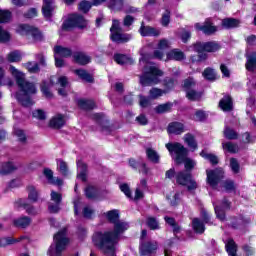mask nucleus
Masks as SVG:
<instances>
[{
    "instance_id": "de8ad7c7",
    "label": "nucleus",
    "mask_w": 256,
    "mask_h": 256,
    "mask_svg": "<svg viewBox=\"0 0 256 256\" xmlns=\"http://www.w3.org/2000/svg\"><path fill=\"white\" fill-rule=\"evenodd\" d=\"M222 146L224 151H228V153H237L239 151V146L231 142L223 143Z\"/></svg>"
},
{
    "instance_id": "ea45409f",
    "label": "nucleus",
    "mask_w": 256,
    "mask_h": 256,
    "mask_svg": "<svg viewBox=\"0 0 256 256\" xmlns=\"http://www.w3.org/2000/svg\"><path fill=\"white\" fill-rule=\"evenodd\" d=\"M78 106L80 109H95V102L93 100L80 99L78 100Z\"/></svg>"
},
{
    "instance_id": "2eb2a0df",
    "label": "nucleus",
    "mask_w": 256,
    "mask_h": 256,
    "mask_svg": "<svg viewBox=\"0 0 256 256\" xmlns=\"http://www.w3.org/2000/svg\"><path fill=\"white\" fill-rule=\"evenodd\" d=\"M50 197L51 202L48 205V210L50 213H59L61 209V201H63V196L59 192L52 191Z\"/></svg>"
},
{
    "instance_id": "9b49d317",
    "label": "nucleus",
    "mask_w": 256,
    "mask_h": 256,
    "mask_svg": "<svg viewBox=\"0 0 256 256\" xmlns=\"http://www.w3.org/2000/svg\"><path fill=\"white\" fill-rule=\"evenodd\" d=\"M145 237H147V230H142L141 234V245H140V255L149 256L157 249V242H144Z\"/></svg>"
},
{
    "instance_id": "0e129e2a",
    "label": "nucleus",
    "mask_w": 256,
    "mask_h": 256,
    "mask_svg": "<svg viewBox=\"0 0 256 256\" xmlns=\"http://www.w3.org/2000/svg\"><path fill=\"white\" fill-rule=\"evenodd\" d=\"M11 21V12L9 10L1 11V23H9Z\"/></svg>"
},
{
    "instance_id": "ddd939ff",
    "label": "nucleus",
    "mask_w": 256,
    "mask_h": 256,
    "mask_svg": "<svg viewBox=\"0 0 256 256\" xmlns=\"http://www.w3.org/2000/svg\"><path fill=\"white\" fill-rule=\"evenodd\" d=\"M184 89H186V97L189 101H197L201 99V92H197L192 90V87H195V80L193 78H188L184 81L183 85Z\"/></svg>"
},
{
    "instance_id": "c85d7f7f",
    "label": "nucleus",
    "mask_w": 256,
    "mask_h": 256,
    "mask_svg": "<svg viewBox=\"0 0 256 256\" xmlns=\"http://www.w3.org/2000/svg\"><path fill=\"white\" fill-rule=\"evenodd\" d=\"M146 156L147 159L151 161V163H160L161 161V156L155 149L153 148H146Z\"/></svg>"
},
{
    "instance_id": "4c0bfd02",
    "label": "nucleus",
    "mask_w": 256,
    "mask_h": 256,
    "mask_svg": "<svg viewBox=\"0 0 256 256\" xmlns=\"http://www.w3.org/2000/svg\"><path fill=\"white\" fill-rule=\"evenodd\" d=\"M225 247L228 255H231V256L237 255V245L235 244V241H233V239H228Z\"/></svg>"
},
{
    "instance_id": "e433bc0d",
    "label": "nucleus",
    "mask_w": 256,
    "mask_h": 256,
    "mask_svg": "<svg viewBox=\"0 0 256 256\" xmlns=\"http://www.w3.org/2000/svg\"><path fill=\"white\" fill-rule=\"evenodd\" d=\"M76 75L82 79V81H86V83H93V76L89 74L87 71L83 69L75 70Z\"/></svg>"
},
{
    "instance_id": "9d476101",
    "label": "nucleus",
    "mask_w": 256,
    "mask_h": 256,
    "mask_svg": "<svg viewBox=\"0 0 256 256\" xmlns=\"http://www.w3.org/2000/svg\"><path fill=\"white\" fill-rule=\"evenodd\" d=\"M87 20L79 14H72L66 21L63 22L61 31H71V29L78 27V29H85L87 27Z\"/></svg>"
},
{
    "instance_id": "20e7f679",
    "label": "nucleus",
    "mask_w": 256,
    "mask_h": 256,
    "mask_svg": "<svg viewBox=\"0 0 256 256\" xmlns=\"http://www.w3.org/2000/svg\"><path fill=\"white\" fill-rule=\"evenodd\" d=\"M10 73L13 75L16 83L19 87V91L16 93L15 98L24 107H31L33 105V100L31 95L37 93V88L35 84L25 80V73L15 68V66H10Z\"/></svg>"
},
{
    "instance_id": "f257e3e1",
    "label": "nucleus",
    "mask_w": 256,
    "mask_h": 256,
    "mask_svg": "<svg viewBox=\"0 0 256 256\" xmlns=\"http://www.w3.org/2000/svg\"><path fill=\"white\" fill-rule=\"evenodd\" d=\"M109 223L114 224V231L96 232L92 241L105 255L115 256V246L119 241V234L129 229V223L119 220V210H110L105 213Z\"/></svg>"
},
{
    "instance_id": "a878e982",
    "label": "nucleus",
    "mask_w": 256,
    "mask_h": 256,
    "mask_svg": "<svg viewBox=\"0 0 256 256\" xmlns=\"http://www.w3.org/2000/svg\"><path fill=\"white\" fill-rule=\"evenodd\" d=\"M114 61L118 65H133V63H134L133 58H131L127 55H123V54H115Z\"/></svg>"
},
{
    "instance_id": "5fc2aeb1",
    "label": "nucleus",
    "mask_w": 256,
    "mask_h": 256,
    "mask_svg": "<svg viewBox=\"0 0 256 256\" xmlns=\"http://www.w3.org/2000/svg\"><path fill=\"white\" fill-rule=\"evenodd\" d=\"M147 226L149 227V229L155 231L156 229H159V221H157L155 217H148Z\"/></svg>"
},
{
    "instance_id": "412c9836",
    "label": "nucleus",
    "mask_w": 256,
    "mask_h": 256,
    "mask_svg": "<svg viewBox=\"0 0 256 256\" xmlns=\"http://www.w3.org/2000/svg\"><path fill=\"white\" fill-rule=\"evenodd\" d=\"M14 227L19 229H27L31 225V218L28 216H21L13 220Z\"/></svg>"
},
{
    "instance_id": "052dcab7",
    "label": "nucleus",
    "mask_w": 256,
    "mask_h": 256,
    "mask_svg": "<svg viewBox=\"0 0 256 256\" xmlns=\"http://www.w3.org/2000/svg\"><path fill=\"white\" fill-rule=\"evenodd\" d=\"M203 77L208 81H213L215 79V70L206 68L203 72Z\"/></svg>"
},
{
    "instance_id": "79ce46f5",
    "label": "nucleus",
    "mask_w": 256,
    "mask_h": 256,
    "mask_svg": "<svg viewBox=\"0 0 256 256\" xmlns=\"http://www.w3.org/2000/svg\"><path fill=\"white\" fill-rule=\"evenodd\" d=\"M57 169L64 176L69 175V167L67 166V162L63 161L62 159L57 160Z\"/></svg>"
},
{
    "instance_id": "2f4dec72",
    "label": "nucleus",
    "mask_w": 256,
    "mask_h": 256,
    "mask_svg": "<svg viewBox=\"0 0 256 256\" xmlns=\"http://www.w3.org/2000/svg\"><path fill=\"white\" fill-rule=\"evenodd\" d=\"M246 58H247V62H246L247 71H255V69H256V53L253 52L251 54H247Z\"/></svg>"
},
{
    "instance_id": "6e6552de",
    "label": "nucleus",
    "mask_w": 256,
    "mask_h": 256,
    "mask_svg": "<svg viewBox=\"0 0 256 256\" xmlns=\"http://www.w3.org/2000/svg\"><path fill=\"white\" fill-rule=\"evenodd\" d=\"M15 32L22 37L32 39L33 43L43 41V34L41 31L33 26H29L28 24H18L15 28Z\"/></svg>"
},
{
    "instance_id": "69168bd1",
    "label": "nucleus",
    "mask_w": 256,
    "mask_h": 256,
    "mask_svg": "<svg viewBox=\"0 0 256 256\" xmlns=\"http://www.w3.org/2000/svg\"><path fill=\"white\" fill-rule=\"evenodd\" d=\"M165 221L166 223H168V225H170L171 227H173V231L174 233H179L180 229L178 225H176L175 223V219L170 218V217H165Z\"/></svg>"
},
{
    "instance_id": "f03ea898",
    "label": "nucleus",
    "mask_w": 256,
    "mask_h": 256,
    "mask_svg": "<svg viewBox=\"0 0 256 256\" xmlns=\"http://www.w3.org/2000/svg\"><path fill=\"white\" fill-rule=\"evenodd\" d=\"M169 47H171V42L167 39H161L158 43L159 50H156L153 55L145 52L147 51V48L140 51V65H145L143 70L144 73L140 76V83L143 87L157 85V83L161 81L160 78L163 77V71L159 70L155 64L149 62V59H163V51H165V49H169Z\"/></svg>"
},
{
    "instance_id": "aec40b11",
    "label": "nucleus",
    "mask_w": 256,
    "mask_h": 256,
    "mask_svg": "<svg viewBox=\"0 0 256 256\" xmlns=\"http://www.w3.org/2000/svg\"><path fill=\"white\" fill-rule=\"evenodd\" d=\"M53 11H55V4L53 3V0H44L42 7V13L44 17L46 19H51Z\"/></svg>"
},
{
    "instance_id": "cd10ccee",
    "label": "nucleus",
    "mask_w": 256,
    "mask_h": 256,
    "mask_svg": "<svg viewBox=\"0 0 256 256\" xmlns=\"http://www.w3.org/2000/svg\"><path fill=\"white\" fill-rule=\"evenodd\" d=\"M166 198L168 203L172 205V207H175V205H179V203H181V192H170Z\"/></svg>"
},
{
    "instance_id": "603ef678",
    "label": "nucleus",
    "mask_w": 256,
    "mask_h": 256,
    "mask_svg": "<svg viewBox=\"0 0 256 256\" xmlns=\"http://www.w3.org/2000/svg\"><path fill=\"white\" fill-rule=\"evenodd\" d=\"M169 23H171V12L169 10H165L162 15L161 25L162 27H168Z\"/></svg>"
},
{
    "instance_id": "393cba45",
    "label": "nucleus",
    "mask_w": 256,
    "mask_h": 256,
    "mask_svg": "<svg viewBox=\"0 0 256 256\" xmlns=\"http://www.w3.org/2000/svg\"><path fill=\"white\" fill-rule=\"evenodd\" d=\"M77 169H78L77 179H80V181H87V165L83 163V161L78 160Z\"/></svg>"
},
{
    "instance_id": "dca6fc26",
    "label": "nucleus",
    "mask_w": 256,
    "mask_h": 256,
    "mask_svg": "<svg viewBox=\"0 0 256 256\" xmlns=\"http://www.w3.org/2000/svg\"><path fill=\"white\" fill-rule=\"evenodd\" d=\"M195 29L196 31H202L204 35H213L217 31V26L213 25L211 19H207L204 24L196 23Z\"/></svg>"
},
{
    "instance_id": "0eeeda50",
    "label": "nucleus",
    "mask_w": 256,
    "mask_h": 256,
    "mask_svg": "<svg viewBox=\"0 0 256 256\" xmlns=\"http://www.w3.org/2000/svg\"><path fill=\"white\" fill-rule=\"evenodd\" d=\"M69 245V238H67V229L63 228L54 236V243L48 249L49 256H59Z\"/></svg>"
},
{
    "instance_id": "f8f14e48",
    "label": "nucleus",
    "mask_w": 256,
    "mask_h": 256,
    "mask_svg": "<svg viewBox=\"0 0 256 256\" xmlns=\"http://www.w3.org/2000/svg\"><path fill=\"white\" fill-rule=\"evenodd\" d=\"M207 183L212 187V189H217L219 181L223 179V169L218 168L215 170H206Z\"/></svg>"
},
{
    "instance_id": "f3484780",
    "label": "nucleus",
    "mask_w": 256,
    "mask_h": 256,
    "mask_svg": "<svg viewBox=\"0 0 256 256\" xmlns=\"http://www.w3.org/2000/svg\"><path fill=\"white\" fill-rule=\"evenodd\" d=\"M139 33L142 37H159L161 35V28L145 26V23L142 22Z\"/></svg>"
},
{
    "instance_id": "4468645a",
    "label": "nucleus",
    "mask_w": 256,
    "mask_h": 256,
    "mask_svg": "<svg viewBox=\"0 0 256 256\" xmlns=\"http://www.w3.org/2000/svg\"><path fill=\"white\" fill-rule=\"evenodd\" d=\"M201 217L203 219V222H201L199 218H194L192 220V227L195 233H205V223H209V219H211V216H209V213L205 210L201 212Z\"/></svg>"
},
{
    "instance_id": "37998d69",
    "label": "nucleus",
    "mask_w": 256,
    "mask_h": 256,
    "mask_svg": "<svg viewBox=\"0 0 256 256\" xmlns=\"http://www.w3.org/2000/svg\"><path fill=\"white\" fill-rule=\"evenodd\" d=\"M73 205H74V214L81 215V209H83V202L81 201V197L75 196L73 199Z\"/></svg>"
},
{
    "instance_id": "4d7b16f0",
    "label": "nucleus",
    "mask_w": 256,
    "mask_h": 256,
    "mask_svg": "<svg viewBox=\"0 0 256 256\" xmlns=\"http://www.w3.org/2000/svg\"><path fill=\"white\" fill-rule=\"evenodd\" d=\"M224 137H226V139H237V132L226 126L224 129Z\"/></svg>"
},
{
    "instance_id": "864d4df0",
    "label": "nucleus",
    "mask_w": 256,
    "mask_h": 256,
    "mask_svg": "<svg viewBox=\"0 0 256 256\" xmlns=\"http://www.w3.org/2000/svg\"><path fill=\"white\" fill-rule=\"evenodd\" d=\"M85 195L88 199H95L97 197V188L93 186H88L85 189Z\"/></svg>"
},
{
    "instance_id": "4be33fe9",
    "label": "nucleus",
    "mask_w": 256,
    "mask_h": 256,
    "mask_svg": "<svg viewBox=\"0 0 256 256\" xmlns=\"http://www.w3.org/2000/svg\"><path fill=\"white\" fill-rule=\"evenodd\" d=\"M168 133L181 135V133H185V125L181 122H172L168 125Z\"/></svg>"
},
{
    "instance_id": "473e14b6",
    "label": "nucleus",
    "mask_w": 256,
    "mask_h": 256,
    "mask_svg": "<svg viewBox=\"0 0 256 256\" xmlns=\"http://www.w3.org/2000/svg\"><path fill=\"white\" fill-rule=\"evenodd\" d=\"M239 25H241V22L235 18L222 20V26H224L225 29H235V27H239Z\"/></svg>"
},
{
    "instance_id": "774afa93",
    "label": "nucleus",
    "mask_w": 256,
    "mask_h": 256,
    "mask_svg": "<svg viewBox=\"0 0 256 256\" xmlns=\"http://www.w3.org/2000/svg\"><path fill=\"white\" fill-rule=\"evenodd\" d=\"M120 191H122V193L125 194L128 199H131V189L129 188V185L120 184Z\"/></svg>"
},
{
    "instance_id": "f704fd0d",
    "label": "nucleus",
    "mask_w": 256,
    "mask_h": 256,
    "mask_svg": "<svg viewBox=\"0 0 256 256\" xmlns=\"http://www.w3.org/2000/svg\"><path fill=\"white\" fill-rule=\"evenodd\" d=\"M124 0H109L107 2L108 9L112 11H121L123 9Z\"/></svg>"
},
{
    "instance_id": "338daca9",
    "label": "nucleus",
    "mask_w": 256,
    "mask_h": 256,
    "mask_svg": "<svg viewBox=\"0 0 256 256\" xmlns=\"http://www.w3.org/2000/svg\"><path fill=\"white\" fill-rule=\"evenodd\" d=\"M11 41V33L2 30L1 31V43H9Z\"/></svg>"
},
{
    "instance_id": "3c124183",
    "label": "nucleus",
    "mask_w": 256,
    "mask_h": 256,
    "mask_svg": "<svg viewBox=\"0 0 256 256\" xmlns=\"http://www.w3.org/2000/svg\"><path fill=\"white\" fill-rule=\"evenodd\" d=\"M164 93H167V91L159 88H152L149 92L150 99H159V97H162Z\"/></svg>"
},
{
    "instance_id": "09e8293b",
    "label": "nucleus",
    "mask_w": 256,
    "mask_h": 256,
    "mask_svg": "<svg viewBox=\"0 0 256 256\" xmlns=\"http://www.w3.org/2000/svg\"><path fill=\"white\" fill-rule=\"evenodd\" d=\"M14 135H15V137H17V139H18V141H20V143H25V141H27V135L25 134V131H23L20 128L14 129Z\"/></svg>"
},
{
    "instance_id": "49530a36",
    "label": "nucleus",
    "mask_w": 256,
    "mask_h": 256,
    "mask_svg": "<svg viewBox=\"0 0 256 256\" xmlns=\"http://www.w3.org/2000/svg\"><path fill=\"white\" fill-rule=\"evenodd\" d=\"M24 67L29 73H39V64L37 62H27Z\"/></svg>"
},
{
    "instance_id": "a211bd4d",
    "label": "nucleus",
    "mask_w": 256,
    "mask_h": 256,
    "mask_svg": "<svg viewBox=\"0 0 256 256\" xmlns=\"http://www.w3.org/2000/svg\"><path fill=\"white\" fill-rule=\"evenodd\" d=\"M15 207L16 209H25L26 213H28V215H37L39 213V210H37L35 207L29 205V203L27 202V200L25 199H18L15 202Z\"/></svg>"
},
{
    "instance_id": "c03bdc74",
    "label": "nucleus",
    "mask_w": 256,
    "mask_h": 256,
    "mask_svg": "<svg viewBox=\"0 0 256 256\" xmlns=\"http://www.w3.org/2000/svg\"><path fill=\"white\" fill-rule=\"evenodd\" d=\"M17 169V166L13 162H7L2 165V175H8V173H13Z\"/></svg>"
},
{
    "instance_id": "7ed1b4c3",
    "label": "nucleus",
    "mask_w": 256,
    "mask_h": 256,
    "mask_svg": "<svg viewBox=\"0 0 256 256\" xmlns=\"http://www.w3.org/2000/svg\"><path fill=\"white\" fill-rule=\"evenodd\" d=\"M166 149H168L172 159L178 165L184 163L185 169L187 171H181L176 175V181L179 185H183L188 188V191H193L197 189V182L193 180L191 177V169L195 167L196 163L191 158H187V153L189 151L183 144L178 142H169L165 145Z\"/></svg>"
},
{
    "instance_id": "c756f323",
    "label": "nucleus",
    "mask_w": 256,
    "mask_h": 256,
    "mask_svg": "<svg viewBox=\"0 0 256 256\" xmlns=\"http://www.w3.org/2000/svg\"><path fill=\"white\" fill-rule=\"evenodd\" d=\"M167 59H172L174 61H183L185 59V53L179 49H173L167 53Z\"/></svg>"
},
{
    "instance_id": "6ab92c4d",
    "label": "nucleus",
    "mask_w": 256,
    "mask_h": 256,
    "mask_svg": "<svg viewBox=\"0 0 256 256\" xmlns=\"http://www.w3.org/2000/svg\"><path fill=\"white\" fill-rule=\"evenodd\" d=\"M229 207H231V204L227 199H224L221 205L214 204L217 219H220V221H225V211L226 209H229Z\"/></svg>"
},
{
    "instance_id": "423d86ee",
    "label": "nucleus",
    "mask_w": 256,
    "mask_h": 256,
    "mask_svg": "<svg viewBox=\"0 0 256 256\" xmlns=\"http://www.w3.org/2000/svg\"><path fill=\"white\" fill-rule=\"evenodd\" d=\"M221 49V45L215 41L211 42H197L194 45V51L198 53V56H192V63H199L201 61H205L207 59V53H216Z\"/></svg>"
},
{
    "instance_id": "5701e85b",
    "label": "nucleus",
    "mask_w": 256,
    "mask_h": 256,
    "mask_svg": "<svg viewBox=\"0 0 256 256\" xmlns=\"http://www.w3.org/2000/svg\"><path fill=\"white\" fill-rule=\"evenodd\" d=\"M43 174L45 175L48 183H51V185H58V187H61V185H63V180L61 178L53 177V171L51 169H44Z\"/></svg>"
},
{
    "instance_id": "680f3d73",
    "label": "nucleus",
    "mask_w": 256,
    "mask_h": 256,
    "mask_svg": "<svg viewBox=\"0 0 256 256\" xmlns=\"http://www.w3.org/2000/svg\"><path fill=\"white\" fill-rule=\"evenodd\" d=\"M23 239H25V236L20 237L18 240L11 237L2 238V245H13V243H19Z\"/></svg>"
},
{
    "instance_id": "a19ab883",
    "label": "nucleus",
    "mask_w": 256,
    "mask_h": 256,
    "mask_svg": "<svg viewBox=\"0 0 256 256\" xmlns=\"http://www.w3.org/2000/svg\"><path fill=\"white\" fill-rule=\"evenodd\" d=\"M54 53L60 57H71V49L65 48L63 46H56L54 48Z\"/></svg>"
},
{
    "instance_id": "58836bf2",
    "label": "nucleus",
    "mask_w": 256,
    "mask_h": 256,
    "mask_svg": "<svg viewBox=\"0 0 256 256\" xmlns=\"http://www.w3.org/2000/svg\"><path fill=\"white\" fill-rule=\"evenodd\" d=\"M184 143H186L190 149H193V151L197 149V141L195 140V136H193V134H186L184 136Z\"/></svg>"
},
{
    "instance_id": "8fccbe9b",
    "label": "nucleus",
    "mask_w": 256,
    "mask_h": 256,
    "mask_svg": "<svg viewBox=\"0 0 256 256\" xmlns=\"http://www.w3.org/2000/svg\"><path fill=\"white\" fill-rule=\"evenodd\" d=\"M171 107H173L172 103L160 104L155 108L156 113H167L171 111Z\"/></svg>"
},
{
    "instance_id": "13d9d810",
    "label": "nucleus",
    "mask_w": 256,
    "mask_h": 256,
    "mask_svg": "<svg viewBox=\"0 0 256 256\" xmlns=\"http://www.w3.org/2000/svg\"><path fill=\"white\" fill-rule=\"evenodd\" d=\"M91 7H93V3L92 2H89V1H82L80 4H79V9L80 11H82V13H87L89 12V10L91 9Z\"/></svg>"
},
{
    "instance_id": "bf43d9fd",
    "label": "nucleus",
    "mask_w": 256,
    "mask_h": 256,
    "mask_svg": "<svg viewBox=\"0 0 256 256\" xmlns=\"http://www.w3.org/2000/svg\"><path fill=\"white\" fill-rule=\"evenodd\" d=\"M94 213H95V211L93 210V208H91V206H84L83 207L82 215L86 219H91L93 217Z\"/></svg>"
},
{
    "instance_id": "6e6d98bb",
    "label": "nucleus",
    "mask_w": 256,
    "mask_h": 256,
    "mask_svg": "<svg viewBox=\"0 0 256 256\" xmlns=\"http://www.w3.org/2000/svg\"><path fill=\"white\" fill-rule=\"evenodd\" d=\"M32 115L35 119H39L40 121L47 119V114L42 109L34 110Z\"/></svg>"
},
{
    "instance_id": "1a4fd4ad",
    "label": "nucleus",
    "mask_w": 256,
    "mask_h": 256,
    "mask_svg": "<svg viewBox=\"0 0 256 256\" xmlns=\"http://www.w3.org/2000/svg\"><path fill=\"white\" fill-rule=\"evenodd\" d=\"M110 37L111 40L115 43H127V41H131V35L123 33V29L121 28V22H119V20L117 19L112 20Z\"/></svg>"
},
{
    "instance_id": "a18cd8bd",
    "label": "nucleus",
    "mask_w": 256,
    "mask_h": 256,
    "mask_svg": "<svg viewBox=\"0 0 256 256\" xmlns=\"http://www.w3.org/2000/svg\"><path fill=\"white\" fill-rule=\"evenodd\" d=\"M200 157L207 159V161L211 162L212 165H217L219 163V158H217V156H215L214 154H209L205 151H202L200 153Z\"/></svg>"
},
{
    "instance_id": "e2e57ef3",
    "label": "nucleus",
    "mask_w": 256,
    "mask_h": 256,
    "mask_svg": "<svg viewBox=\"0 0 256 256\" xmlns=\"http://www.w3.org/2000/svg\"><path fill=\"white\" fill-rule=\"evenodd\" d=\"M151 99L152 98H150V97L147 98L143 95H140L139 96V105H140V107H143V108L149 107V105H151Z\"/></svg>"
},
{
    "instance_id": "b1692460",
    "label": "nucleus",
    "mask_w": 256,
    "mask_h": 256,
    "mask_svg": "<svg viewBox=\"0 0 256 256\" xmlns=\"http://www.w3.org/2000/svg\"><path fill=\"white\" fill-rule=\"evenodd\" d=\"M65 125V116L62 114H56L50 120V127L53 129H61Z\"/></svg>"
},
{
    "instance_id": "c9c22d12",
    "label": "nucleus",
    "mask_w": 256,
    "mask_h": 256,
    "mask_svg": "<svg viewBox=\"0 0 256 256\" xmlns=\"http://www.w3.org/2000/svg\"><path fill=\"white\" fill-rule=\"evenodd\" d=\"M27 191H28V199L32 203H36L37 199H39V192L33 185L27 186Z\"/></svg>"
},
{
    "instance_id": "bb28decb",
    "label": "nucleus",
    "mask_w": 256,
    "mask_h": 256,
    "mask_svg": "<svg viewBox=\"0 0 256 256\" xmlns=\"http://www.w3.org/2000/svg\"><path fill=\"white\" fill-rule=\"evenodd\" d=\"M219 107L222 111H231L233 109V100L231 96H224L220 102Z\"/></svg>"
},
{
    "instance_id": "39448f33",
    "label": "nucleus",
    "mask_w": 256,
    "mask_h": 256,
    "mask_svg": "<svg viewBox=\"0 0 256 256\" xmlns=\"http://www.w3.org/2000/svg\"><path fill=\"white\" fill-rule=\"evenodd\" d=\"M53 85H56V89H58V94L61 95V97L67 96V87L69 86V81L67 80V77L53 76L50 79V83L43 82L41 85V91L43 95H45V97H48V98L53 97V94L51 93V87H53Z\"/></svg>"
},
{
    "instance_id": "72a5a7b5",
    "label": "nucleus",
    "mask_w": 256,
    "mask_h": 256,
    "mask_svg": "<svg viewBox=\"0 0 256 256\" xmlns=\"http://www.w3.org/2000/svg\"><path fill=\"white\" fill-rule=\"evenodd\" d=\"M74 59L79 65H87V63H91V57L85 53L75 54Z\"/></svg>"
},
{
    "instance_id": "7c9ffc66",
    "label": "nucleus",
    "mask_w": 256,
    "mask_h": 256,
    "mask_svg": "<svg viewBox=\"0 0 256 256\" xmlns=\"http://www.w3.org/2000/svg\"><path fill=\"white\" fill-rule=\"evenodd\" d=\"M6 59L9 63H19L23 59V53L19 50H14L8 53Z\"/></svg>"
}]
</instances>
